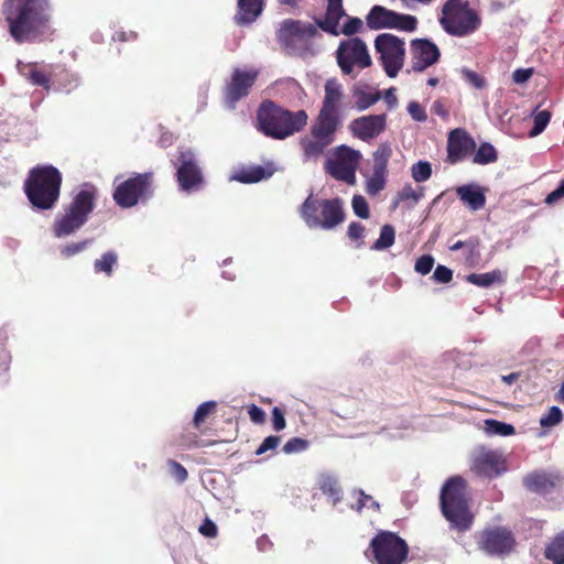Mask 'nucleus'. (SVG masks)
I'll list each match as a JSON object with an SVG mask.
<instances>
[{
    "mask_svg": "<svg viewBox=\"0 0 564 564\" xmlns=\"http://www.w3.org/2000/svg\"><path fill=\"white\" fill-rule=\"evenodd\" d=\"M272 175L271 170H267L261 165L241 169L235 176L237 181L245 184L257 183Z\"/></svg>",
    "mask_w": 564,
    "mask_h": 564,
    "instance_id": "obj_31",
    "label": "nucleus"
},
{
    "mask_svg": "<svg viewBox=\"0 0 564 564\" xmlns=\"http://www.w3.org/2000/svg\"><path fill=\"white\" fill-rule=\"evenodd\" d=\"M386 172L373 171L372 176L367 182V193L375 196L382 191L386 185Z\"/></svg>",
    "mask_w": 564,
    "mask_h": 564,
    "instance_id": "obj_45",
    "label": "nucleus"
},
{
    "mask_svg": "<svg viewBox=\"0 0 564 564\" xmlns=\"http://www.w3.org/2000/svg\"><path fill=\"white\" fill-rule=\"evenodd\" d=\"M281 442L280 436L270 435L263 440L260 446L256 451V455H262L268 451H273L278 447Z\"/></svg>",
    "mask_w": 564,
    "mask_h": 564,
    "instance_id": "obj_54",
    "label": "nucleus"
},
{
    "mask_svg": "<svg viewBox=\"0 0 564 564\" xmlns=\"http://www.w3.org/2000/svg\"><path fill=\"white\" fill-rule=\"evenodd\" d=\"M563 421V412L562 410L553 405L551 406L545 414L540 417V426L542 429H549L560 424Z\"/></svg>",
    "mask_w": 564,
    "mask_h": 564,
    "instance_id": "obj_43",
    "label": "nucleus"
},
{
    "mask_svg": "<svg viewBox=\"0 0 564 564\" xmlns=\"http://www.w3.org/2000/svg\"><path fill=\"white\" fill-rule=\"evenodd\" d=\"M217 403L215 401H206L198 405L193 417V425L199 429L206 419L216 411Z\"/></svg>",
    "mask_w": 564,
    "mask_h": 564,
    "instance_id": "obj_40",
    "label": "nucleus"
},
{
    "mask_svg": "<svg viewBox=\"0 0 564 564\" xmlns=\"http://www.w3.org/2000/svg\"><path fill=\"white\" fill-rule=\"evenodd\" d=\"M351 207L356 216L362 219L369 218V205L364 196L355 195L351 200Z\"/></svg>",
    "mask_w": 564,
    "mask_h": 564,
    "instance_id": "obj_48",
    "label": "nucleus"
},
{
    "mask_svg": "<svg viewBox=\"0 0 564 564\" xmlns=\"http://www.w3.org/2000/svg\"><path fill=\"white\" fill-rule=\"evenodd\" d=\"M170 471L178 482L187 479L188 473L186 468L176 460H169Z\"/></svg>",
    "mask_w": 564,
    "mask_h": 564,
    "instance_id": "obj_56",
    "label": "nucleus"
},
{
    "mask_svg": "<svg viewBox=\"0 0 564 564\" xmlns=\"http://www.w3.org/2000/svg\"><path fill=\"white\" fill-rule=\"evenodd\" d=\"M152 172L137 173L115 188L112 198L119 207L131 208L139 202H145L152 196Z\"/></svg>",
    "mask_w": 564,
    "mask_h": 564,
    "instance_id": "obj_10",
    "label": "nucleus"
},
{
    "mask_svg": "<svg viewBox=\"0 0 564 564\" xmlns=\"http://www.w3.org/2000/svg\"><path fill=\"white\" fill-rule=\"evenodd\" d=\"M543 556L552 564H564V530L549 539L543 550Z\"/></svg>",
    "mask_w": 564,
    "mask_h": 564,
    "instance_id": "obj_26",
    "label": "nucleus"
},
{
    "mask_svg": "<svg viewBox=\"0 0 564 564\" xmlns=\"http://www.w3.org/2000/svg\"><path fill=\"white\" fill-rule=\"evenodd\" d=\"M345 15L346 12L343 7V0H327L325 19L318 20L317 25L332 35L343 33L347 36H351L359 33L362 29V21L356 17H349L341 30H338L339 20Z\"/></svg>",
    "mask_w": 564,
    "mask_h": 564,
    "instance_id": "obj_13",
    "label": "nucleus"
},
{
    "mask_svg": "<svg viewBox=\"0 0 564 564\" xmlns=\"http://www.w3.org/2000/svg\"><path fill=\"white\" fill-rule=\"evenodd\" d=\"M343 86L336 78H330L325 84V96L321 111L339 115V107L343 100Z\"/></svg>",
    "mask_w": 564,
    "mask_h": 564,
    "instance_id": "obj_23",
    "label": "nucleus"
},
{
    "mask_svg": "<svg viewBox=\"0 0 564 564\" xmlns=\"http://www.w3.org/2000/svg\"><path fill=\"white\" fill-rule=\"evenodd\" d=\"M301 144L306 156H318L330 144V142L325 139L314 138L311 135V138L303 139Z\"/></svg>",
    "mask_w": 564,
    "mask_h": 564,
    "instance_id": "obj_38",
    "label": "nucleus"
},
{
    "mask_svg": "<svg viewBox=\"0 0 564 564\" xmlns=\"http://www.w3.org/2000/svg\"><path fill=\"white\" fill-rule=\"evenodd\" d=\"M176 180L182 191L192 193L198 191L204 184V176L192 151H183L178 156Z\"/></svg>",
    "mask_w": 564,
    "mask_h": 564,
    "instance_id": "obj_14",
    "label": "nucleus"
},
{
    "mask_svg": "<svg viewBox=\"0 0 564 564\" xmlns=\"http://www.w3.org/2000/svg\"><path fill=\"white\" fill-rule=\"evenodd\" d=\"M365 234V227L356 221H352L348 226L347 235L351 240H359Z\"/></svg>",
    "mask_w": 564,
    "mask_h": 564,
    "instance_id": "obj_62",
    "label": "nucleus"
},
{
    "mask_svg": "<svg viewBox=\"0 0 564 564\" xmlns=\"http://www.w3.org/2000/svg\"><path fill=\"white\" fill-rule=\"evenodd\" d=\"M498 160V153L491 143L484 142L474 154L473 162L479 165L494 163Z\"/></svg>",
    "mask_w": 564,
    "mask_h": 564,
    "instance_id": "obj_37",
    "label": "nucleus"
},
{
    "mask_svg": "<svg viewBox=\"0 0 564 564\" xmlns=\"http://www.w3.org/2000/svg\"><path fill=\"white\" fill-rule=\"evenodd\" d=\"M432 112L442 117L443 119H446L448 117V110L445 106V104L437 99L432 105Z\"/></svg>",
    "mask_w": 564,
    "mask_h": 564,
    "instance_id": "obj_64",
    "label": "nucleus"
},
{
    "mask_svg": "<svg viewBox=\"0 0 564 564\" xmlns=\"http://www.w3.org/2000/svg\"><path fill=\"white\" fill-rule=\"evenodd\" d=\"M264 0H237L234 21L239 26L253 23L262 13Z\"/></svg>",
    "mask_w": 564,
    "mask_h": 564,
    "instance_id": "obj_22",
    "label": "nucleus"
},
{
    "mask_svg": "<svg viewBox=\"0 0 564 564\" xmlns=\"http://www.w3.org/2000/svg\"><path fill=\"white\" fill-rule=\"evenodd\" d=\"M373 45L386 75L395 78L405 61L404 40L391 33H381L376 36Z\"/></svg>",
    "mask_w": 564,
    "mask_h": 564,
    "instance_id": "obj_8",
    "label": "nucleus"
},
{
    "mask_svg": "<svg viewBox=\"0 0 564 564\" xmlns=\"http://www.w3.org/2000/svg\"><path fill=\"white\" fill-rule=\"evenodd\" d=\"M118 264V253L113 250L106 251L100 258L94 261L95 273H104L106 276H111L113 268Z\"/></svg>",
    "mask_w": 564,
    "mask_h": 564,
    "instance_id": "obj_34",
    "label": "nucleus"
},
{
    "mask_svg": "<svg viewBox=\"0 0 564 564\" xmlns=\"http://www.w3.org/2000/svg\"><path fill=\"white\" fill-rule=\"evenodd\" d=\"M408 111L413 120L424 122L427 119L425 109L417 101H411L408 105Z\"/></svg>",
    "mask_w": 564,
    "mask_h": 564,
    "instance_id": "obj_53",
    "label": "nucleus"
},
{
    "mask_svg": "<svg viewBox=\"0 0 564 564\" xmlns=\"http://www.w3.org/2000/svg\"><path fill=\"white\" fill-rule=\"evenodd\" d=\"M97 197L98 189L96 186L85 183L64 208V213L55 218L53 224L54 236L62 238L79 230L94 212Z\"/></svg>",
    "mask_w": 564,
    "mask_h": 564,
    "instance_id": "obj_4",
    "label": "nucleus"
},
{
    "mask_svg": "<svg viewBox=\"0 0 564 564\" xmlns=\"http://www.w3.org/2000/svg\"><path fill=\"white\" fill-rule=\"evenodd\" d=\"M336 61L344 75H352L354 70H362L372 65L366 43L360 37H350L339 43Z\"/></svg>",
    "mask_w": 564,
    "mask_h": 564,
    "instance_id": "obj_11",
    "label": "nucleus"
},
{
    "mask_svg": "<svg viewBox=\"0 0 564 564\" xmlns=\"http://www.w3.org/2000/svg\"><path fill=\"white\" fill-rule=\"evenodd\" d=\"M334 159L343 164L354 166L355 170H357L361 155L359 151L343 144L336 148Z\"/></svg>",
    "mask_w": 564,
    "mask_h": 564,
    "instance_id": "obj_35",
    "label": "nucleus"
},
{
    "mask_svg": "<svg viewBox=\"0 0 564 564\" xmlns=\"http://www.w3.org/2000/svg\"><path fill=\"white\" fill-rule=\"evenodd\" d=\"M433 265H434V258L431 254H423L416 260L414 270L417 273L425 275L432 271Z\"/></svg>",
    "mask_w": 564,
    "mask_h": 564,
    "instance_id": "obj_50",
    "label": "nucleus"
},
{
    "mask_svg": "<svg viewBox=\"0 0 564 564\" xmlns=\"http://www.w3.org/2000/svg\"><path fill=\"white\" fill-rule=\"evenodd\" d=\"M392 154L389 143H381L373 152V171L388 172V162Z\"/></svg>",
    "mask_w": 564,
    "mask_h": 564,
    "instance_id": "obj_39",
    "label": "nucleus"
},
{
    "mask_svg": "<svg viewBox=\"0 0 564 564\" xmlns=\"http://www.w3.org/2000/svg\"><path fill=\"white\" fill-rule=\"evenodd\" d=\"M300 215L310 228L332 230L346 219L343 199H319L311 193L300 207Z\"/></svg>",
    "mask_w": 564,
    "mask_h": 564,
    "instance_id": "obj_6",
    "label": "nucleus"
},
{
    "mask_svg": "<svg viewBox=\"0 0 564 564\" xmlns=\"http://www.w3.org/2000/svg\"><path fill=\"white\" fill-rule=\"evenodd\" d=\"M318 487L323 495L328 497L333 506L341 500V487L338 480L330 475H323L318 480Z\"/></svg>",
    "mask_w": 564,
    "mask_h": 564,
    "instance_id": "obj_30",
    "label": "nucleus"
},
{
    "mask_svg": "<svg viewBox=\"0 0 564 564\" xmlns=\"http://www.w3.org/2000/svg\"><path fill=\"white\" fill-rule=\"evenodd\" d=\"M440 23L447 34L462 37L477 31L481 19L468 2L447 0L442 8Z\"/></svg>",
    "mask_w": 564,
    "mask_h": 564,
    "instance_id": "obj_7",
    "label": "nucleus"
},
{
    "mask_svg": "<svg viewBox=\"0 0 564 564\" xmlns=\"http://www.w3.org/2000/svg\"><path fill=\"white\" fill-rule=\"evenodd\" d=\"M1 13L18 44L42 42L54 33L52 0H4Z\"/></svg>",
    "mask_w": 564,
    "mask_h": 564,
    "instance_id": "obj_1",
    "label": "nucleus"
},
{
    "mask_svg": "<svg viewBox=\"0 0 564 564\" xmlns=\"http://www.w3.org/2000/svg\"><path fill=\"white\" fill-rule=\"evenodd\" d=\"M272 426H273V430L276 432L284 430L286 426L284 413L278 406L273 408V410H272Z\"/></svg>",
    "mask_w": 564,
    "mask_h": 564,
    "instance_id": "obj_58",
    "label": "nucleus"
},
{
    "mask_svg": "<svg viewBox=\"0 0 564 564\" xmlns=\"http://www.w3.org/2000/svg\"><path fill=\"white\" fill-rule=\"evenodd\" d=\"M421 197V194H419L411 185H405L399 193H398V200L394 203L397 206L399 202H405V200H412L416 203Z\"/></svg>",
    "mask_w": 564,
    "mask_h": 564,
    "instance_id": "obj_55",
    "label": "nucleus"
},
{
    "mask_svg": "<svg viewBox=\"0 0 564 564\" xmlns=\"http://www.w3.org/2000/svg\"><path fill=\"white\" fill-rule=\"evenodd\" d=\"M532 75L533 68H518L512 73V79L516 84H524Z\"/></svg>",
    "mask_w": 564,
    "mask_h": 564,
    "instance_id": "obj_61",
    "label": "nucleus"
},
{
    "mask_svg": "<svg viewBox=\"0 0 564 564\" xmlns=\"http://www.w3.org/2000/svg\"><path fill=\"white\" fill-rule=\"evenodd\" d=\"M442 513L452 528L459 532L469 530L474 516L469 510L466 498V481L456 476L449 478L443 486L440 497Z\"/></svg>",
    "mask_w": 564,
    "mask_h": 564,
    "instance_id": "obj_5",
    "label": "nucleus"
},
{
    "mask_svg": "<svg viewBox=\"0 0 564 564\" xmlns=\"http://www.w3.org/2000/svg\"><path fill=\"white\" fill-rule=\"evenodd\" d=\"M257 75V72L234 70L230 82L225 87V101L230 108H235L241 98L248 96Z\"/></svg>",
    "mask_w": 564,
    "mask_h": 564,
    "instance_id": "obj_18",
    "label": "nucleus"
},
{
    "mask_svg": "<svg viewBox=\"0 0 564 564\" xmlns=\"http://www.w3.org/2000/svg\"><path fill=\"white\" fill-rule=\"evenodd\" d=\"M318 34L317 26L299 20L283 21L278 33L279 42L284 47H295L297 43L306 42Z\"/></svg>",
    "mask_w": 564,
    "mask_h": 564,
    "instance_id": "obj_15",
    "label": "nucleus"
},
{
    "mask_svg": "<svg viewBox=\"0 0 564 564\" xmlns=\"http://www.w3.org/2000/svg\"><path fill=\"white\" fill-rule=\"evenodd\" d=\"M564 197V178L560 182L558 186L551 192L544 199V203L549 206L556 204Z\"/></svg>",
    "mask_w": 564,
    "mask_h": 564,
    "instance_id": "obj_59",
    "label": "nucleus"
},
{
    "mask_svg": "<svg viewBox=\"0 0 564 564\" xmlns=\"http://www.w3.org/2000/svg\"><path fill=\"white\" fill-rule=\"evenodd\" d=\"M248 414L250 420L256 424H263L265 422L264 411L256 404H251L248 408Z\"/></svg>",
    "mask_w": 564,
    "mask_h": 564,
    "instance_id": "obj_60",
    "label": "nucleus"
},
{
    "mask_svg": "<svg viewBox=\"0 0 564 564\" xmlns=\"http://www.w3.org/2000/svg\"><path fill=\"white\" fill-rule=\"evenodd\" d=\"M551 120V112L549 110L538 111L533 117V127L530 130V137H536L544 131Z\"/></svg>",
    "mask_w": 564,
    "mask_h": 564,
    "instance_id": "obj_44",
    "label": "nucleus"
},
{
    "mask_svg": "<svg viewBox=\"0 0 564 564\" xmlns=\"http://www.w3.org/2000/svg\"><path fill=\"white\" fill-rule=\"evenodd\" d=\"M308 447V441L301 437H292L284 445L282 451L285 454L300 453Z\"/></svg>",
    "mask_w": 564,
    "mask_h": 564,
    "instance_id": "obj_49",
    "label": "nucleus"
},
{
    "mask_svg": "<svg viewBox=\"0 0 564 564\" xmlns=\"http://www.w3.org/2000/svg\"><path fill=\"white\" fill-rule=\"evenodd\" d=\"M432 175L431 164L426 161H420L412 166V177L422 183L427 181Z\"/></svg>",
    "mask_w": 564,
    "mask_h": 564,
    "instance_id": "obj_47",
    "label": "nucleus"
},
{
    "mask_svg": "<svg viewBox=\"0 0 564 564\" xmlns=\"http://www.w3.org/2000/svg\"><path fill=\"white\" fill-rule=\"evenodd\" d=\"M478 549L491 556H503L516 547L513 532L506 527H489L476 533Z\"/></svg>",
    "mask_w": 564,
    "mask_h": 564,
    "instance_id": "obj_12",
    "label": "nucleus"
},
{
    "mask_svg": "<svg viewBox=\"0 0 564 564\" xmlns=\"http://www.w3.org/2000/svg\"><path fill=\"white\" fill-rule=\"evenodd\" d=\"M465 79L477 89H482L486 86V79L470 69L463 70Z\"/></svg>",
    "mask_w": 564,
    "mask_h": 564,
    "instance_id": "obj_57",
    "label": "nucleus"
},
{
    "mask_svg": "<svg viewBox=\"0 0 564 564\" xmlns=\"http://www.w3.org/2000/svg\"><path fill=\"white\" fill-rule=\"evenodd\" d=\"M471 470L478 476L494 478L507 470L506 459L498 451L480 448L474 454Z\"/></svg>",
    "mask_w": 564,
    "mask_h": 564,
    "instance_id": "obj_16",
    "label": "nucleus"
},
{
    "mask_svg": "<svg viewBox=\"0 0 564 564\" xmlns=\"http://www.w3.org/2000/svg\"><path fill=\"white\" fill-rule=\"evenodd\" d=\"M411 68L413 72L421 73L435 63L441 57L440 48L435 43L427 39H414L410 43Z\"/></svg>",
    "mask_w": 564,
    "mask_h": 564,
    "instance_id": "obj_17",
    "label": "nucleus"
},
{
    "mask_svg": "<svg viewBox=\"0 0 564 564\" xmlns=\"http://www.w3.org/2000/svg\"><path fill=\"white\" fill-rule=\"evenodd\" d=\"M88 243H89V240H87V239L79 241V242L68 243L61 249V254L63 258H66V259L70 258V257L84 251L87 248Z\"/></svg>",
    "mask_w": 564,
    "mask_h": 564,
    "instance_id": "obj_51",
    "label": "nucleus"
},
{
    "mask_svg": "<svg viewBox=\"0 0 564 564\" xmlns=\"http://www.w3.org/2000/svg\"><path fill=\"white\" fill-rule=\"evenodd\" d=\"M480 240L478 237H470L467 239L465 249L467 250L466 262L470 265L476 264L480 259Z\"/></svg>",
    "mask_w": 564,
    "mask_h": 564,
    "instance_id": "obj_46",
    "label": "nucleus"
},
{
    "mask_svg": "<svg viewBox=\"0 0 564 564\" xmlns=\"http://www.w3.org/2000/svg\"><path fill=\"white\" fill-rule=\"evenodd\" d=\"M476 149L475 140L460 128L454 129L447 138V159L451 164H456L471 154Z\"/></svg>",
    "mask_w": 564,
    "mask_h": 564,
    "instance_id": "obj_19",
    "label": "nucleus"
},
{
    "mask_svg": "<svg viewBox=\"0 0 564 564\" xmlns=\"http://www.w3.org/2000/svg\"><path fill=\"white\" fill-rule=\"evenodd\" d=\"M325 169L326 172L337 181H343L350 185L356 182V170L354 166L343 164L332 159L326 162Z\"/></svg>",
    "mask_w": 564,
    "mask_h": 564,
    "instance_id": "obj_27",
    "label": "nucleus"
},
{
    "mask_svg": "<svg viewBox=\"0 0 564 564\" xmlns=\"http://www.w3.org/2000/svg\"><path fill=\"white\" fill-rule=\"evenodd\" d=\"M339 123V115H333L319 110L315 123L311 129V135L314 138L325 139L332 143Z\"/></svg>",
    "mask_w": 564,
    "mask_h": 564,
    "instance_id": "obj_21",
    "label": "nucleus"
},
{
    "mask_svg": "<svg viewBox=\"0 0 564 564\" xmlns=\"http://www.w3.org/2000/svg\"><path fill=\"white\" fill-rule=\"evenodd\" d=\"M393 12L384 7L373 6L366 17L367 25L371 30L389 29Z\"/></svg>",
    "mask_w": 564,
    "mask_h": 564,
    "instance_id": "obj_28",
    "label": "nucleus"
},
{
    "mask_svg": "<svg viewBox=\"0 0 564 564\" xmlns=\"http://www.w3.org/2000/svg\"><path fill=\"white\" fill-rule=\"evenodd\" d=\"M458 198L471 210L482 209L486 205L485 191L478 185L467 184L456 188Z\"/></svg>",
    "mask_w": 564,
    "mask_h": 564,
    "instance_id": "obj_24",
    "label": "nucleus"
},
{
    "mask_svg": "<svg viewBox=\"0 0 564 564\" xmlns=\"http://www.w3.org/2000/svg\"><path fill=\"white\" fill-rule=\"evenodd\" d=\"M352 96L356 100V108L360 111L368 109L381 99L380 91H371L360 87L354 88Z\"/></svg>",
    "mask_w": 564,
    "mask_h": 564,
    "instance_id": "obj_33",
    "label": "nucleus"
},
{
    "mask_svg": "<svg viewBox=\"0 0 564 564\" xmlns=\"http://www.w3.org/2000/svg\"><path fill=\"white\" fill-rule=\"evenodd\" d=\"M466 281L479 288H489L494 284H502L505 274L496 269L486 273H470L466 276Z\"/></svg>",
    "mask_w": 564,
    "mask_h": 564,
    "instance_id": "obj_29",
    "label": "nucleus"
},
{
    "mask_svg": "<svg viewBox=\"0 0 564 564\" xmlns=\"http://www.w3.org/2000/svg\"><path fill=\"white\" fill-rule=\"evenodd\" d=\"M199 532L204 536L215 538L217 535V527L212 520L205 519L204 522L199 527Z\"/></svg>",
    "mask_w": 564,
    "mask_h": 564,
    "instance_id": "obj_63",
    "label": "nucleus"
},
{
    "mask_svg": "<svg viewBox=\"0 0 564 564\" xmlns=\"http://www.w3.org/2000/svg\"><path fill=\"white\" fill-rule=\"evenodd\" d=\"M432 279L436 283H449L453 280V271L445 265L438 264L433 272Z\"/></svg>",
    "mask_w": 564,
    "mask_h": 564,
    "instance_id": "obj_52",
    "label": "nucleus"
},
{
    "mask_svg": "<svg viewBox=\"0 0 564 564\" xmlns=\"http://www.w3.org/2000/svg\"><path fill=\"white\" fill-rule=\"evenodd\" d=\"M369 550L377 564H402L409 554V546L402 538L383 530L372 538Z\"/></svg>",
    "mask_w": 564,
    "mask_h": 564,
    "instance_id": "obj_9",
    "label": "nucleus"
},
{
    "mask_svg": "<svg viewBox=\"0 0 564 564\" xmlns=\"http://www.w3.org/2000/svg\"><path fill=\"white\" fill-rule=\"evenodd\" d=\"M308 116L305 110L295 112L284 109L274 101H262L257 110V128L264 135L283 140L303 130Z\"/></svg>",
    "mask_w": 564,
    "mask_h": 564,
    "instance_id": "obj_2",
    "label": "nucleus"
},
{
    "mask_svg": "<svg viewBox=\"0 0 564 564\" xmlns=\"http://www.w3.org/2000/svg\"><path fill=\"white\" fill-rule=\"evenodd\" d=\"M28 68L29 72L25 76L30 83L48 91L51 89L53 73L51 70L39 68L36 64H29Z\"/></svg>",
    "mask_w": 564,
    "mask_h": 564,
    "instance_id": "obj_32",
    "label": "nucleus"
},
{
    "mask_svg": "<svg viewBox=\"0 0 564 564\" xmlns=\"http://www.w3.org/2000/svg\"><path fill=\"white\" fill-rule=\"evenodd\" d=\"M395 231L391 225H384L381 228L380 237L373 243V249L382 250L391 247L394 243Z\"/></svg>",
    "mask_w": 564,
    "mask_h": 564,
    "instance_id": "obj_42",
    "label": "nucleus"
},
{
    "mask_svg": "<svg viewBox=\"0 0 564 564\" xmlns=\"http://www.w3.org/2000/svg\"><path fill=\"white\" fill-rule=\"evenodd\" d=\"M387 124V115L362 116L351 121L350 130L360 140L367 141L378 137Z\"/></svg>",
    "mask_w": 564,
    "mask_h": 564,
    "instance_id": "obj_20",
    "label": "nucleus"
},
{
    "mask_svg": "<svg viewBox=\"0 0 564 564\" xmlns=\"http://www.w3.org/2000/svg\"><path fill=\"white\" fill-rule=\"evenodd\" d=\"M389 29L413 32L417 29V19L411 14L393 12Z\"/></svg>",
    "mask_w": 564,
    "mask_h": 564,
    "instance_id": "obj_36",
    "label": "nucleus"
},
{
    "mask_svg": "<svg viewBox=\"0 0 564 564\" xmlns=\"http://www.w3.org/2000/svg\"><path fill=\"white\" fill-rule=\"evenodd\" d=\"M486 431L492 435L509 436L514 434V426L497 420H486Z\"/></svg>",
    "mask_w": 564,
    "mask_h": 564,
    "instance_id": "obj_41",
    "label": "nucleus"
},
{
    "mask_svg": "<svg viewBox=\"0 0 564 564\" xmlns=\"http://www.w3.org/2000/svg\"><path fill=\"white\" fill-rule=\"evenodd\" d=\"M63 176L53 165H36L24 182V193L34 209H53L61 195Z\"/></svg>",
    "mask_w": 564,
    "mask_h": 564,
    "instance_id": "obj_3",
    "label": "nucleus"
},
{
    "mask_svg": "<svg viewBox=\"0 0 564 564\" xmlns=\"http://www.w3.org/2000/svg\"><path fill=\"white\" fill-rule=\"evenodd\" d=\"M523 484L530 491L547 494L555 487L556 477L545 471H534L524 477Z\"/></svg>",
    "mask_w": 564,
    "mask_h": 564,
    "instance_id": "obj_25",
    "label": "nucleus"
}]
</instances>
